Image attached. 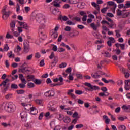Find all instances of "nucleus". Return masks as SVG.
Masks as SVG:
<instances>
[{
	"instance_id": "f257e3e1",
	"label": "nucleus",
	"mask_w": 130,
	"mask_h": 130,
	"mask_svg": "<svg viewBox=\"0 0 130 130\" xmlns=\"http://www.w3.org/2000/svg\"><path fill=\"white\" fill-rule=\"evenodd\" d=\"M36 20L40 24L42 28H44V27H45L44 24H45L46 21L42 14L40 13L37 14L36 16Z\"/></svg>"
},
{
	"instance_id": "f03ea898",
	"label": "nucleus",
	"mask_w": 130,
	"mask_h": 130,
	"mask_svg": "<svg viewBox=\"0 0 130 130\" xmlns=\"http://www.w3.org/2000/svg\"><path fill=\"white\" fill-rule=\"evenodd\" d=\"M84 85L86 86V87H88L89 88L85 87L84 89L85 91H89V92H93V91H96V90H99V87L96 86V85H92L91 83L85 82L84 83Z\"/></svg>"
},
{
	"instance_id": "7ed1b4c3",
	"label": "nucleus",
	"mask_w": 130,
	"mask_h": 130,
	"mask_svg": "<svg viewBox=\"0 0 130 130\" xmlns=\"http://www.w3.org/2000/svg\"><path fill=\"white\" fill-rule=\"evenodd\" d=\"M4 108L7 112H14L15 111V106L13 103L10 102L6 104Z\"/></svg>"
},
{
	"instance_id": "20e7f679",
	"label": "nucleus",
	"mask_w": 130,
	"mask_h": 130,
	"mask_svg": "<svg viewBox=\"0 0 130 130\" xmlns=\"http://www.w3.org/2000/svg\"><path fill=\"white\" fill-rule=\"evenodd\" d=\"M108 6L111 7V8L112 13H113V14H115V10L116 9V7H117L116 4H115V3L113 1H108L107 2V7H108Z\"/></svg>"
},
{
	"instance_id": "39448f33",
	"label": "nucleus",
	"mask_w": 130,
	"mask_h": 130,
	"mask_svg": "<svg viewBox=\"0 0 130 130\" xmlns=\"http://www.w3.org/2000/svg\"><path fill=\"white\" fill-rule=\"evenodd\" d=\"M18 24L23 29H25L26 30L29 29V26L25 22L18 21Z\"/></svg>"
},
{
	"instance_id": "423d86ee",
	"label": "nucleus",
	"mask_w": 130,
	"mask_h": 130,
	"mask_svg": "<svg viewBox=\"0 0 130 130\" xmlns=\"http://www.w3.org/2000/svg\"><path fill=\"white\" fill-rule=\"evenodd\" d=\"M20 116H21V119H23L24 121H26L27 120L28 114H27V112L23 111L20 113Z\"/></svg>"
},
{
	"instance_id": "0eeeda50",
	"label": "nucleus",
	"mask_w": 130,
	"mask_h": 130,
	"mask_svg": "<svg viewBox=\"0 0 130 130\" xmlns=\"http://www.w3.org/2000/svg\"><path fill=\"white\" fill-rule=\"evenodd\" d=\"M19 72L20 73H22L23 74H25L26 72H29L30 73H33V71L30 69H27V67H24L19 70Z\"/></svg>"
},
{
	"instance_id": "6e6552de",
	"label": "nucleus",
	"mask_w": 130,
	"mask_h": 130,
	"mask_svg": "<svg viewBox=\"0 0 130 130\" xmlns=\"http://www.w3.org/2000/svg\"><path fill=\"white\" fill-rule=\"evenodd\" d=\"M24 51L25 53H28L29 51V45L27 42L24 43Z\"/></svg>"
},
{
	"instance_id": "1a4fd4ad",
	"label": "nucleus",
	"mask_w": 130,
	"mask_h": 130,
	"mask_svg": "<svg viewBox=\"0 0 130 130\" xmlns=\"http://www.w3.org/2000/svg\"><path fill=\"white\" fill-rule=\"evenodd\" d=\"M10 14H11V12L8 11L7 12H4L3 13L2 18L3 20H7L8 18L10 17Z\"/></svg>"
},
{
	"instance_id": "9d476101",
	"label": "nucleus",
	"mask_w": 130,
	"mask_h": 130,
	"mask_svg": "<svg viewBox=\"0 0 130 130\" xmlns=\"http://www.w3.org/2000/svg\"><path fill=\"white\" fill-rule=\"evenodd\" d=\"M30 113L31 114H32V115H35L38 113V111H37V109H36V108L35 107L30 108Z\"/></svg>"
},
{
	"instance_id": "9b49d317",
	"label": "nucleus",
	"mask_w": 130,
	"mask_h": 130,
	"mask_svg": "<svg viewBox=\"0 0 130 130\" xmlns=\"http://www.w3.org/2000/svg\"><path fill=\"white\" fill-rule=\"evenodd\" d=\"M122 109L123 110L127 111V112H130V105H128L127 106L124 105L122 106Z\"/></svg>"
},
{
	"instance_id": "f8f14e48",
	"label": "nucleus",
	"mask_w": 130,
	"mask_h": 130,
	"mask_svg": "<svg viewBox=\"0 0 130 130\" xmlns=\"http://www.w3.org/2000/svg\"><path fill=\"white\" fill-rule=\"evenodd\" d=\"M22 50V48L20 46V45L17 46V48L14 49V52L17 53V55H21L20 54V51Z\"/></svg>"
},
{
	"instance_id": "ddd939ff",
	"label": "nucleus",
	"mask_w": 130,
	"mask_h": 130,
	"mask_svg": "<svg viewBox=\"0 0 130 130\" xmlns=\"http://www.w3.org/2000/svg\"><path fill=\"white\" fill-rule=\"evenodd\" d=\"M26 78L28 82L31 81H32L33 82V81H34V79H35V76H34V75H29L26 76Z\"/></svg>"
},
{
	"instance_id": "4468645a",
	"label": "nucleus",
	"mask_w": 130,
	"mask_h": 130,
	"mask_svg": "<svg viewBox=\"0 0 130 130\" xmlns=\"http://www.w3.org/2000/svg\"><path fill=\"white\" fill-rule=\"evenodd\" d=\"M58 81H60V83H63V78L60 77L59 78H57L53 80V82H54V83H57Z\"/></svg>"
},
{
	"instance_id": "2eb2a0df",
	"label": "nucleus",
	"mask_w": 130,
	"mask_h": 130,
	"mask_svg": "<svg viewBox=\"0 0 130 130\" xmlns=\"http://www.w3.org/2000/svg\"><path fill=\"white\" fill-rule=\"evenodd\" d=\"M27 84V81H25L24 82H22L20 84H18L19 87L20 89H25L26 88V84Z\"/></svg>"
},
{
	"instance_id": "dca6fc26",
	"label": "nucleus",
	"mask_w": 130,
	"mask_h": 130,
	"mask_svg": "<svg viewBox=\"0 0 130 130\" xmlns=\"http://www.w3.org/2000/svg\"><path fill=\"white\" fill-rule=\"evenodd\" d=\"M103 118L105 119V122L106 124H109V122H110V119L108 118V117L106 115H104L103 116Z\"/></svg>"
},
{
	"instance_id": "f3484780",
	"label": "nucleus",
	"mask_w": 130,
	"mask_h": 130,
	"mask_svg": "<svg viewBox=\"0 0 130 130\" xmlns=\"http://www.w3.org/2000/svg\"><path fill=\"white\" fill-rule=\"evenodd\" d=\"M102 81H103V82H104V83H105L106 84H108V83H112L113 84H114V82L113 81V80H106V79L102 78Z\"/></svg>"
},
{
	"instance_id": "a211bd4d",
	"label": "nucleus",
	"mask_w": 130,
	"mask_h": 130,
	"mask_svg": "<svg viewBox=\"0 0 130 130\" xmlns=\"http://www.w3.org/2000/svg\"><path fill=\"white\" fill-rule=\"evenodd\" d=\"M9 82H10V79L7 78L4 81H3L2 83L0 84V87H2V86L6 87L7 83H9Z\"/></svg>"
},
{
	"instance_id": "6ab92c4d",
	"label": "nucleus",
	"mask_w": 130,
	"mask_h": 130,
	"mask_svg": "<svg viewBox=\"0 0 130 130\" xmlns=\"http://www.w3.org/2000/svg\"><path fill=\"white\" fill-rule=\"evenodd\" d=\"M99 96L100 97H105L107 96H109V93L106 92H101L99 94Z\"/></svg>"
},
{
	"instance_id": "aec40b11",
	"label": "nucleus",
	"mask_w": 130,
	"mask_h": 130,
	"mask_svg": "<svg viewBox=\"0 0 130 130\" xmlns=\"http://www.w3.org/2000/svg\"><path fill=\"white\" fill-rule=\"evenodd\" d=\"M58 36V34L57 32L54 31V32L52 33L51 35V37L53 39H56Z\"/></svg>"
},
{
	"instance_id": "412c9836",
	"label": "nucleus",
	"mask_w": 130,
	"mask_h": 130,
	"mask_svg": "<svg viewBox=\"0 0 130 130\" xmlns=\"http://www.w3.org/2000/svg\"><path fill=\"white\" fill-rule=\"evenodd\" d=\"M121 16L122 18H127V17H130V12L122 13Z\"/></svg>"
},
{
	"instance_id": "4be33fe9",
	"label": "nucleus",
	"mask_w": 130,
	"mask_h": 130,
	"mask_svg": "<svg viewBox=\"0 0 130 130\" xmlns=\"http://www.w3.org/2000/svg\"><path fill=\"white\" fill-rule=\"evenodd\" d=\"M63 121L65 123H70L71 122V118L65 117L63 119Z\"/></svg>"
},
{
	"instance_id": "5701e85b",
	"label": "nucleus",
	"mask_w": 130,
	"mask_h": 130,
	"mask_svg": "<svg viewBox=\"0 0 130 130\" xmlns=\"http://www.w3.org/2000/svg\"><path fill=\"white\" fill-rule=\"evenodd\" d=\"M7 55L9 58H12V57L15 58V54H13V51H10V52H8L7 53Z\"/></svg>"
},
{
	"instance_id": "b1692460",
	"label": "nucleus",
	"mask_w": 130,
	"mask_h": 130,
	"mask_svg": "<svg viewBox=\"0 0 130 130\" xmlns=\"http://www.w3.org/2000/svg\"><path fill=\"white\" fill-rule=\"evenodd\" d=\"M34 83L36 84V85H41V83H42V81L40 79H36L33 80Z\"/></svg>"
},
{
	"instance_id": "393cba45",
	"label": "nucleus",
	"mask_w": 130,
	"mask_h": 130,
	"mask_svg": "<svg viewBox=\"0 0 130 130\" xmlns=\"http://www.w3.org/2000/svg\"><path fill=\"white\" fill-rule=\"evenodd\" d=\"M48 108L49 110H50L51 111H53V112H55V111H57V109L56 108H54L53 107L51 106H48Z\"/></svg>"
},
{
	"instance_id": "a878e982",
	"label": "nucleus",
	"mask_w": 130,
	"mask_h": 130,
	"mask_svg": "<svg viewBox=\"0 0 130 130\" xmlns=\"http://www.w3.org/2000/svg\"><path fill=\"white\" fill-rule=\"evenodd\" d=\"M19 79L21 81V83H23L26 81V79L24 78L23 74H19Z\"/></svg>"
},
{
	"instance_id": "bb28decb",
	"label": "nucleus",
	"mask_w": 130,
	"mask_h": 130,
	"mask_svg": "<svg viewBox=\"0 0 130 130\" xmlns=\"http://www.w3.org/2000/svg\"><path fill=\"white\" fill-rule=\"evenodd\" d=\"M124 89L126 91H129L130 90V83H125Z\"/></svg>"
},
{
	"instance_id": "cd10ccee",
	"label": "nucleus",
	"mask_w": 130,
	"mask_h": 130,
	"mask_svg": "<svg viewBox=\"0 0 130 130\" xmlns=\"http://www.w3.org/2000/svg\"><path fill=\"white\" fill-rule=\"evenodd\" d=\"M1 125L3 126V127H8V126H11V123H7L6 122L1 123Z\"/></svg>"
},
{
	"instance_id": "c85d7f7f",
	"label": "nucleus",
	"mask_w": 130,
	"mask_h": 130,
	"mask_svg": "<svg viewBox=\"0 0 130 130\" xmlns=\"http://www.w3.org/2000/svg\"><path fill=\"white\" fill-rule=\"evenodd\" d=\"M27 87L29 88H34V87H35V85L32 82H29L27 83Z\"/></svg>"
},
{
	"instance_id": "c756f323",
	"label": "nucleus",
	"mask_w": 130,
	"mask_h": 130,
	"mask_svg": "<svg viewBox=\"0 0 130 130\" xmlns=\"http://www.w3.org/2000/svg\"><path fill=\"white\" fill-rule=\"evenodd\" d=\"M90 27L93 29L95 31V30H97V28H98V26L96 25H95V23H92L90 24Z\"/></svg>"
},
{
	"instance_id": "7c9ffc66",
	"label": "nucleus",
	"mask_w": 130,
	"mask_h": 130,
	"mask_svg": "<svg viewBox=\"0 0 130 130\" xmlns=\"http://www.w3.org/2000/svg\"><path fill=\"white\" fill-rule=\"evenodd\" d=\"M66 67H67V63L66 62H62L61 64H60L59 66V68H60V69H63Z\"/></svg>"
},
{
	"instance_id": "2f4dec72",
	"label": "nucleus",
	"mask_w": 130,
	"mask_h": 130,
	"mask_svg": "<svg viewBox=\"0 0 130 130\" xmlns=\"http://www.w3.org/2000/svg\"><path fill=\"white\" fill-rule=\"evenodd\" d=\"M130 8V1H126V4L124 5V9Z\"/></svg>"
},
{
	"instance_id": "473e14b6",
	"label": "nucleus",
	"mask_w": 130,
	"mask_h": 130,
	"mask_svg": "<svg viewBox=\"0 0 130 130\" xmlns=\"http://www.w3.org/2000/svg\"><path fill=\"white\" fill-rule=\"evenodd\" d=\"M115 32L116 33V36L118 38H119V37H120L121 36V35L120 33V31L119 30H116Z\"/></svg>"
},
{
	"instance_id": "72a5a7b5",
	"label": "nucleus",
	"mask_w": 130,
	"mask_h": 130,
	"mask_svg": "<svg viewBox=\"0 0 130 130\" xmlns=\"http://www.w3.org/2000/svg\"><path fill=\"white\" fill-rule=\"evenodd\" d=\"M109 8V7L107 6L105 8H103L102 10H101V12L103 13V14H105L106 13V11H107V10H108V8Z\"/></svg>"
},
{
	"instance_id": "f704fd0d",
	"label": "nucleus",
	"mask_w": 130,
	"mask_h": 130,
	"mask_svg": "<svg viewBox=\"0 0 130 130\" xmlns=\"http://www.w3.org/2000/svg\"><path fill=\"white\" fill-rule=\"evenodd\" d=\"M69 3L76 5L79 3V0H69Z\"/></svg>"
},
{
	"instance_id": "c9c22d12",
	"label": "nucleus",
	"mask_w": 130,
	"mask_h": 130,
	"mask_svg": "<svg viewBox=\"0 0 130 130\" xmlns=\"http://www.w3.org/2000/svg\"><path fill=\"white\" fill-rule=\"evenodd\" d=\"M16 93H17V94H24L25 93V90H23V89L17 90H16Z\"/></svg>"
},
{
	"instance_id": "e433bc0d",
	"label": "nucleus",
	"mask_w": 130,
	"mask_h": 130,
	"mask_svg": "<svg viewBox=\"0 0 130 130\" xmlns=\"http://www.w3.org/2000/svg\"><path fill=\"white\" fill-rule=\"evenodd\" d=\"M35 101L38 105H41L42 104V100L37 99Z\"/></svg>"
},
{
	"instance_id": "4c0bfd02",
	"label": "nucleus",
	"mask_w": 130,
	"mask_h": 130,
	"mask_svg": "<svg viewBox=\"0 0 130 130\" xmlns=\"http://www.w3.org/2000/svg\"><path fill=\"white\" fill-rule=\"evenodd\" d=\"M59 19L60 20H62L63 21H68V20H69V18L67 16H60L59 17Z\"/></svg>"
},
{
	"instance_id": "58836bf2",
	"label": "nucleus",
	"mask_w": 130,
	"mask_h": 130,
	"mask_svg": "<svg viewBox=\"0 0 130 130\" xmlns=\"http://www.w3.org/2000/svg\"><path fill=\"white\" fill-rule=\"evenodd\" d=\"M73 21H77V22H81V18L78 16H76L72 18Z\"/></svg>"
},
{
	"instance_id": "ea45409f",
	"label": "nucleus",
	"mask_w": 130,
	"mask_h": 130,
	"mask_svg": "<svg viewBox=\"0 0 130 130\" xmlns=\"http://www.w3.org/2000/svg\"><path fill=\"white\" fill-rule=\"evenodd\" d=\"M11 88V89H15V90H16L17 89H18V85L16 84H12Z\"/></svg>"
},
{
	"instance_id": "a19ab883",
	"label": "nucleus",
	"mask_w": 130,
	"mask_h": 130,
	"mask_svg": "<svg viewBox=\"0 0 130 130\" xmlns=\"http://www.w3.org/2000/svg\"><path fill=\"white\" fill-rule=\"evenodd\" d=\"M4 51H8L9 49H10V48L9 47V45L8 44H6L4 46Z\"/></svg>"
},
{
	"instance_id": "79ce46f5",
	"label": "nucleus",
	"mask_w": 130,
	"mask_h": 130,
	"mask_svg": "<svg viewBox=\"0 0 130 130\" xmlns=\"http://www.w3.org/2000/svg\"><path fill=\"white\" fill-rule=\"evenodd\" d=\"M6 37L7 39H12V38H14V36L9 33L7 34Z\"/></svg>"
},
{
	"instance_id": "37998d69",
	"label": "nucleus",
	"mask_w": 130,
	"mask_h": 130,
	"mask_svg": "<svg viewBox=\"0 0 130 130\" xmlns=\"http://www.w3.org/2000/svg\"><path fill=\"white\" fill-rule=\"evenodd\" d=\"M15 27H16V22L13 21L10 23V27L15 28Z\"/></svg>"
},
{
	"instance_id": "c03bdc74",
	"label": "nucleus",
	"mask_w": 130,
	"mask_h": 130,
	"mask_svg": "<svg viewBox=\"0 0 130 130\" xmlns=\"http://www.w3.org/2000/svg\"><path fill=\"white\" fill-rule=\"evenodd\" d=\"M12 96H13V94L10 93L5 95V98L6 99L9 100V99H10V98H12Z\"/></svg>"
},
{
	"instance_id": "a18cd8bd",
	"label": "nucleus",
	"mask_w": 130,
	"mask_h": 130,
	"mask_svg": "<svg viewBox=\"0 0 130 130\" xmlns=\"http://www.w3.org/2000/svg\"><path fill=\"white\" fill-rule=\"evenodd\" d=\"M95 44H101L104 43V41L103 40H96L95 42Z\"/></svg>"
},
{
	"instance_id": "49530a36",
	"label": "nucleus",
	"mask_w": 130,
	"mask_h": 130,
	"mask_svg": "<svg viewBox=\"0 0 130 130\" xmlns=\"http://www.w3.org/2000/svg\"><path fill=\"white\" fill-rule=\"evenodd\" d=\"M75 127L77 129L82 128V127H84V125L82 124H78L75 126Z\"/></svg>"
},
{
	"instance_id": "de8ad7c7",
	"label": "nucleus",
	"mask_w": 130,
	"mask_h": 130,
	"mask_svg": "<svg viewBox=\"0 0 130 130\" xmlns=\"http://www.w3.org/2000/svg\"><path fill=\"white\" fill-rule=\"evenodd\" d=\"M54 91L53 90H49V97H53V96H54Z\"/></svg>"
},
{
	"instance_id": "09e8293b",
	"label": "nucleus",
	"mask_w": 130,
	"mask_h": 130,
	"mask_svg": "<svg viewBox=\"0 0 130 130\" xmlns=\"http://www.w3.org/2000/svg\"><path fill=\"white\" fill-rule=\"evenodd\" d=\"M64 51H66V49L60 47L58 49V52H64Z\"/></svg>"
},
{
	"instance_id": "8fccbe9b",
	"label": "nucleus",
	"mask_w": 130,
	"mask_h": 130,
	"mask_svg": "<svg viewBox=\"0 0 130 130\" xmlns=\"http://www.w3.org/2000/svg\"><path fill=\"white\" fill-rule=\"evenodd\" d=\"M39 35H41V36H44L45 38L47 37L46 35H45L44 34V32H43L42 31H41V29H39Z\"/></svg>"
},
{
	"instance_id": "3c124183",
	"label": "nucleus",
	"mask_w": 130,
	"mask_h": 130,
	"mask_svg": "<svg viewBox=\"0 0 130 130\" xmlns=\"http://www.w3.org/2000/svg\"><path fill=\"white\" fill-rule=\"evenodd\" d=\"M119 129L120 130H125V129H126V127H125V126H124L123 125H121L119 126Z\"/></svg>"
},
{
	"instance_id": "603ef678",
	"label": "nucleus",
	"mask_w": 130,
	"mask_h": 130,
	"mask_svg": "<svg viewBox=\"0 0 130 130\" xmlns=\"http://www.w3.org/2000/svg\"><path fill=\"white\" fill-rule=\"evenodd\" d=\"M117 16H121V15H122V11H121V10L117 9Z\"/></svg>"
},
{
	"instance_id": "864d4df0",
	"label": "nucleus",
	"mask_w": 130,
	"mask_h": 130,
	"mask_svg": "<svg viewBox=\"0 0 130 130\" xmlns=\"http://www.w3.org/2000/svg\"><path fill=\"white\" fill-rule=\"evenodd\" d=\"M66 24L67 25H69L70 26L74 25H75V23L73 22H72L71 21L68 20L66 22Z\"/></svg>"
},
{
	"instance_id": "5fc2aeb1",
	"label": "nucleus",
	"mask_w": 130,
	"mask_h": 130,
	"mask_svg": "<svg viewBox=\"0 0 130 130\" xmlns=\"http://www.w3.org/2000/svg\"><path fill=\"white\" fill-rule=\"evenodd\" d=\"M79 118H80V117H77V118L73 119L72 121V123H73V124H76V123L78 122V119H79Z\"/></svg>"
},
{
	"instance_id": "6e6d98bb",
	"label": "nucleus",
	"mask_w": 130,
	"mask_h": 130,
	"mask_svg": "<svg viewBox=\"0 0 130 130\" xmlns=\"http://www.w3.org/2000/svg\"><path fill=\"white\" fill-rule=\"evenodd\" d=\"M33 58V54H31L26 57V60H31Z\"/></svg>"
},
{
	"instance_id": "4d7b16f0",
	"label": "nucleus",
	"mask_w": 130,
	"mask_h": 130,
	"mask_svg": "<svg viewBox=\"0 0 130 130\" xmlns=\"http://www.w3.org/2000/svg\"><path fill=\"white\" fill-rule=\"evenodd\" d=\"M91 77L92 78H93V79H97L98 78H99L100 77V75H95L93 73L91 74Z\"/></svg>"
},
{
	"instance_id": "13d9d810",
	"label": "nucleus",
	"mask_w": 130,
	"mask_h": 130,
	"mask_svg": "<svg viewBox=\"0 0 130 130\" xmlns=\"http://www.w3.org/2000/svg\"><path fill=\"white\" fill-rule=\"evenodd\" d=\"M105 57H111V54H110V53H109V52L106 51L105 52Z\"/></svg>"
},
{
	"instance_id": "bf43d9fd",
	"label": "nucleus",
	"mask_w": 130,
	"mask_h": 130,
	"mask_svg": "<svg viewBox=\"0 0 130 130\" xmlns=\"http://www.w3.org/2000/svg\"><path fill=\"white\" fill-rule=\"evenodd\" d=\"M83 92L81 90H75V94H76L77 95H81V94Z\"/></svg>"
},
{
	"instance_id": "052dcab7",
	"label": "nucleus",
	"mask_w": 130,
	"mask_h": 130,
	"mask_svg": "<svg viewBox=\"0 0 130 130\" xmlns=\"http://www.w3.org/2000/svg\"><path fill=\"white\" fill-rule=\"evenodd\" d=\"M78 115H79V114L77 112H75L74 113L72 117L73 118H77V117H78Z\"/></svg>"
},
{
	"instance_id": "680f3d73",
	"label": "nucleus",
	"mask_w": 130,
	"mask_h": 130,
	"mask_svg": "<svg viewBox=\"0 0 130 130\" xmlns=\"http://www.w3.org/2000/svg\"><path fill=\"white\" fill-rule=\"evenodd\" d=\"M64 30L66 32H70V31H71V27L70 26H66Z\"/></svg>"
},
{
	"instance_id": "e2e57ef3",
	"label": "nucleus",
	"mask_w": 130,
	"mask_h": 130,
	"mask_svg": "<svg viewBox=\"0 0 130 130\" xmlns=\"http://www.w3.org/2000/svg\"><path fill=\"white\" fill-rule=\"evenodd\" d=\"M43 114H44V113L43 112H41L39 116V120H41V119H42L43 117Z\"/></svg>"
},
{
	"instance_id": "0e129e2a",
	"label": "nucleus",
	"mask_w": 130,
	"mask_h": 130,
	"mask_svg": "<svg viewBox=\"0 0 130 130\" xmlns=\"http://www.w3.org/2000/svg\"><path fill=\"white\" fill-rule=\"evenodd\" d=\"M66 73H69V74L72 72V68L69 67L65 71Z\"/></svg>"
},
{
	"instance_id": "69168bd1",
	"label": "nucleus",
	"mask_w": 130,
	"mask_h": 130,
	"mask_svg": "<svg viewBox=\"0 0 130 130\" xmlns=\"http://www.w3.org/2000/svg\"><path fill=\"white\" fill-rule=\"evenodd\" d=\"M62 40V35H60L58 37L57 41L58 42H61Z\"/></svg>"
},
{
	"instance_id": "338daca9",
	"label": "nucleus",
	"mask_w": 130,
	"mask_h": 130,
	"mask_svg": "<svg viewBox=\"0 0 130 130\" xmlns=\"http://www.w3.org/2000/svg\"><path fill=\"white\" fill-rule=\"evenodd\" d=\"M45 64V63H44V60L42 59L40 62V67H44Z\"/></svg>"
},
{
	"instance_id": "774afa93",
	"label": "nucleus",
	"mask_w": 130,
	"mask_h": 130,
	"mask_svg": "<svg viewBox=\"0 0 130 130\" xmlns=\"http://www.w3.org/2000/svg\"><path fill=\"white\" fill-rule=\"evenodd\" d=\"M11 67H12V68H17L18 67V63H12V64H11Z\"/></svg>"
}]
</instances>
